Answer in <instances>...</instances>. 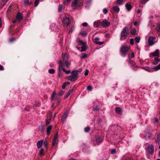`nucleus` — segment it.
Returning <instances> with one entry per match:
<instances>
[{"label":"nucleus","mask_w":160,"mask_h":160,"mask_svg":"<svg viewBox=\"0 0 160 160\" xmlns=\"http://www.w3.org/2000/svg\"><path fill=\"white\" fill-rule=\"evenodd\" d=\"M44 149L42 148H41L39 152V154L41 156H43L44 155Z\"/></svg>","instance_id":"27"},{"label":"nucleus","mask_w":160,"mask_h":160,"mask_svg":"<svg viewBox=\"0 0 160 160\" xmlns=\"http://www.w3.org/2000/svg\"><path fill=\"white\" fill-rule=\"evenodd\" d=\"M64 84H65L66 86L67 85H69L70 84V83L69 82H66L64 83Z\"/></svg>","instance_id":"58"},{"label":"nucleus","mask_w":160,"mask_h":160,"mask_svg":"<svg viewBox=\"0 0 160 160\" xmlns=\"http://www.w3.org/2000/svg\"><path fill=\"white\" fill-rule=\"evenodd\" d=\"M79 42H80V43H81L83 45H85V42H83L82 41L80 40Z\"/></svg>","instance_id":"53"},{"label":"nucleus","mask_w":160,"mask_h":160,"mask_svg":"<svg viewBox=\"0 0 160 160\" xmlns=\"http://www.w3.org/2000/svg\"><path fill=\"white\" fill-rule=\"evenodd\" d=\"M64 91L62 90H61L59 93L58 95L60 96H61L63 95L64 93Z\"/></svg>","instance_id":"41"},{"label":"nucleus","mask_w":160,"mask_h":160,"mask_svg":"<svg viewBox=\"0 0 160 160\" xmlns=\"http://www.w3.org/2000/svg\"><path fill=\"white\" fill-rule=\"evenodd\" d=\"M95 42L98 44V45H102L103 44L104 42H99V38H98L96 37L95 38Z\"/></svg>","instance_id":"17"},{"label":"nucleus","mask_w":160,"mask_h":160,"mask_svg":"<svg viewBox=\"0 0 160 160\" xmlns=\"http://www.w3.org/2000/svg\"><path fill=\"white\" fill-rule=\"evenodd\" d=\"M43 141L42 140H41L38 141L37 142V146L38 148H40L42 146L43 143Z\"/></svg>","instance_id":"16"},{"label":"nucleus","mask_w":160,"mask_h":160,"mask_svg":"<svg viewBox=\"0 0 160 160\" xmlns=\"http://www.w3.org/2000/svg\"><path fill=\"white\" fill-rule=\"evenodd\" d=\"M129 34L128 28L127 27H125L123 29L121 33L120 40H123L126 39Z\"/></svg>","instance_id":"3"},{"label":"nucleus","mask_w":160,"mask_h":160,"mask_svg":"<svg viewBox=\"0 0 160 160\" xmlns=\"http://www.w3.org/2000/svg\"><path fill=\"white\" fill-rule=\"evenodd\" d=\"M57 135H58L57 133L55 135L54 138L53 140L56 141L57 138Z\"/></svg>","instance_id":"49"},{"label":"nucleus","mask_w":160,"mask_h":160,"mask_svg":"<svg viewBox=\"0 0 160 160\" xmlns=\"http://www.w3.org/2000/svg\"><path fill=\"white\" fill-rule=\"evenodd\" d=\"M87 47L85 46V45H83L82 47V49L81 50V52H83L85 51L87 49Z\"/></svg>","instance_id":"30"},{"label":"nucleus","mask_w":160,"mask_h":160,"mask_svg":"<svg viewBox=\"0 0 160 160\" xmlns=\"http://www.w3.org/2000/svg\"><path fill=\"white\" fill-rule=\"evenodd\" d=\"M81 72V71L75 70L72 71L71 72L72 75L68 77L67 78L68 80L71 82H74L76 81L78 78V73H80Z\"/></svg>","instance_id":"1"},{"label":"nucleus","mask_w":160,"mask_h":160,"mask_svg":"<svg viewBox=\"0 0 160 160\" xmlns=\"http://www.w3.org/2000/svg\"><path fill=\"white\" fill-rule=\"evenodd\" d=\"M56 92L55 91L54 92L51 97L52 100H54L56 99V98L55 97V96H56Z\"/></svg>","instance_id":"23"},{"label":"nucleus","mask_w":160,"mask_h":160,"mask_svg":"<svg viewBox=\"0 0 160 160\" xmlns=\"http://www.w3.org/2000/svg\"><path fill=\"white\" fill-rule=\"evenodd\" d=\"M73 92V89H71L69 90V91L68 92V94L70 95V94Z\"/></svg>","instance_id":"46"},{"label":"nucleus","mask_w":160,"mask_h":160,"mask_svg":"<svg viewBox=\"0 0 160 160\" xmlns=\"http://www.w3.org/2000/svg\"><path fill=\"white\" fill-rule=\"evenodd\" d=\"M103 12L104 14H106L107 13H108V10L106 8H104L103 9Z\"/></svg>","instance_id":"37"},{"label":"nucleus","mask_w":160,"mask_h":160,"mask_svg":"<svg viewBox=\"0 0 160 160\" xmlns=\"http://www.w3.org/2000/svg\"><path fill=\"white\" fill-rule=\"evenodd\" d=\"M98 107H96L95 108L93 109V110L94 111H97L98 110Z\"/></svg>","instance_id":"62"},{"label":"nucleus","mask_w":160,"mask_h":160,"mask_svg":"<svg viewBox=\"0 0 160 160\" xmlns=\"http://www.w3.org/2000/svg\"><path fill=\"white\" fill-rule=\"evenodd\" d=\"M156 30L157 31H160V23L158 24L156 27Z\"/></svg>","instance_id":"36"},{"label":"nucleus","mask_w":160,"mask_h":160,"mask_svg":"<svg viewBox=\"0 0 160 160\" xmlns=\"http://www.w3.org/2000/svg\"><path fill=\"white\" fill-rule=\"evenodd\" d=\"M101 24L104 27H108L110 25V22L106 19L101 20Z\"/></svg>","instance_id":"6"},{"label":"nucleus","mask_w":160,"mask_h":160,"mask_svg":"<svg viewBox=\"0 0 160 160\" xmlns=\"http://www.w3.org/2000/svg\"><path fill=\"white\" fill-rule=\"evenodd\" d=\"M90 128L88 127H86L84 129V131L86 132H88L90 131Z\"/></svg>","instance_id":"39"},{"label":"nucleus","mask_w":160,"mask_h":160,"mask_svg":"<svg viewBox=\"0 0 160 160\" xmlns=\"http://www.w3.org/2000/svg\"><path fill=\"white\" fill-rule=\"evenodd\" d=\"M82 26L84 27H87L88 26V24L87 22H84L82 23Z\"/></svg>","instance_id":"54"},{"label":"nucleus","mask_w":160,"mask_h":160,"mask_svg":"<svg viewBox=\"0 0 160 160\" xmlns=\"http://www.w3.org/2000/svg\"><path fill=\"white\" fill-rule=\"evenodd\" d=\"M83 4V2L81 0H75L72 2L71 7L73 9H76L82 6Z\"/></svg>","instance_id":"4"},{"label":"nucleus","mask_w":160,"mask_h":160,"mask_svg":"<svg viewBox=\"0 0 160 160\" xmlns=\"http://www.w3.org/2000/svg\"><path fill=\"white\" fill-rule=\"evenodd\" d=\"M17 21H18V20L17 19H15V20H14L13 21H12V23H15L16 22H17Z\"/></svg>","instance_id":"64"},{"label":"nucleus","mask_w":160,"mask_h":160,"mask_svg":"<svg viewBox=\"0 0 160 160\" xmlns=\"http://www.w3.org/2000/svg\"><path fill=\"white\" fill-rule=\"evenodd\" d=\"M8 0H2L0 2V8H2L4 6Z\"/></svg>","instance_id":"15"},{"label":"nucleus","mask_w":160,"mask_h":160,"mask_svg":"<svg viewBox=\"0 0 160 160\" xmlns=\"http://www.w3.org/2000/svg\"><path fill=\"white\" fill-rule=\"evenodd\" d=\"M87 54L86 53H83L81 56L80 58L81 59H83L86 58L87 57Z\"/></svg>","instance_id":"34"},{"label":"nucleus","mask_w":160,"mask_h":160,"mask_svg":"<svg viewBox=\"0 0 160 160\" xmlns=\"http://www.w3.org/2000/svg\"><path fill=\"white\" fill-rule=\"evenodd\" d=\"M116 152V150L115 149H113L111 151V153L112 154L115 153Z\"/></svg>","instance_id":"48"},{"label":"nucleus","mask_w":160,"mask_h":160,"mask_svg":"<svg viewBox=\"0 0 160 160\" xmlns=\"http://www.w3.org/2000/svg\"><path fill=\"white\" fill-rule=\"evenodd\" d=\"M112 9L114 12L117 13L118 12L120 11L119 8L116 6H115L113 7L112 8Z\"/></svg>","instance_id":"18"},{"label":"nucleus","mask_w":160,"mask_h":160,"mask_svg":"<svg viewBox=\"0 0 160 160\" xmlns=\"http://www.w3.org/2000/svg\"><path fill=\"white\" fill-rule=\"evenodd\" d=\"M97 142L100 143L102 142V139L101 137H98L96 139Z\"/></svg>","instance_id":"24"},{"label":"nucleus","mask_w":160,"mask_h":160,"mask_svg":"<svg viewBox=\"0 0 160 160\" xmlns=\"http://www.w3.org/2000/svg\"><path fill=\"white\" fill-rule=\"evenodd\" d=\"M134 53L133 52H132L131 54V57L132 58H133L134 57Z\"/></svg>","instance_id":"56"},{"label":"nucleus","mask_w":160,"mask_h":160,"mask_svg":"<svg viewBox=\"0 0 160 160\" xmlns=\"http://www.w3.org/2000/svg\"><path fill=\"white\" fill-rule=\"evenodd\" d=\"M101 20L95 21L93 23V26L95 28H97L99 26L100 24H101Z\"/></svg>","instance_id":"12"},{"label":"nucleus","mask_w":160,"mask_h":160,"mask_svg":"<svg viewBox=\"0 0 160 160\" xmlns=\"http://www.w3.org/2000/svg\"><path fill=\"white\" fill-rule=\"evenodd\" d=\"M159 62H160V60L159 59H155V60L152 62V63L154 65H156Z\"/></svg>","instance_id":"25"},{"label":"nucleus","mask_w":160,"mask_h":160,"mask_svg":"<svg viewBox=\"0 0 160 160\" xmlns=\"http://www.w3.org/2000/svg\"><path fill=\"white\" fill-rule=\"evenodd\" d=\"M148 152L150 154H152L154 152L153 146L152 145L148 146Z\"/></svg>","instance_id":"9"},{"label":"nucleus","mask_w":160,"mask_h":160,"mask_svg":"<svg viewBox=\"0 0 160 160\" xmlns=\"http://www.w3.org/2000/svg\"><path fill=\"white\" fill-rule=\"evenodd\" d=\"M130 44L131 45H133L134 44V39L132 38H131L130 40Z\"/></svg>","instance_id":"45"},{"label":"nucleus","mask_w":160,"mask_h":160,"mask_svg":"<svg viewBox=\"0 0 160 160\" xmlns=\"http://www.w3.org/2000/svg\"><path fill=\"white\" fill-rule=\"evenodd\" d=\"M158 139H160V134H158L157 136Z\"/></svg>","instance_id":"63"},{"label":"nucleus","mask_w":160,"mask_h":160,"mask_svg":"<svg viewBox=\"0 0 160 160\" xmlns=\"http://www.w3.org/2000/svg\"><path fill=\"white\" fill-rule=\"evenodd\" d=\"M51 122V120L50 119H48L46 120V123L47 125H48Z\"/></svg>","instance_id":"44"},{"label":"nucleus","mask_w":160,"mask_h":160,"mask_svg":"<svg viewBox=\"0 0 160 160\" xmlns=\"http://www.w3.org/2000/svg\"><path fill=\"white\" fill-rule=\"evenodd\" d=\"M149 0H142L141 3L142 4H145Z\"/></svg>","instance_id":"42"},{"label":"nucleus","mask_w":160,"mask_h":160,"mask_svg":"<svg viewBox=\"0 0 160 160\" xmlns=\"http://www.w3.org/2000/svg\"><path fill=\"white\" fill-rule=\"evenodd\" d=\"M80 34L82 36H86L87 35V33L86 31H84L83 32H80Z\"/></svg>","instance_id":"29"},{"label":"nucleus","mask_w":160,"mask_h":160,"mask_svg":"<svg viewBox=\"0 0 160 160\" xmlns=\"http://www.w3.org/2000/svg\"><path fill=\"white\" fill-rule=\"evenodd\" d=\"M31 3V2H30L29 0H25L24 4L26 5H30Z\"/></svg>","instance_id":"22"},{"label":"nucleus","mask_w":160,"mask_h":160,"mask_svg":"<svg viewBox=\"0 0 160 160\" xmlns=\"http://www.w3.org/2000/svg\"><path fill=\"white\" fill-rule=\"evenodd\" d=\"M56 141H54V140H53L52 141V146H54L55 143V142H56Z\"/></svg>","instance_id":"59"},{"label":"nucleus","mask_w":160,"mask_h":160,"mask_svg":"<svg viewBox=\"0 0 160 160\" xmlns=\"http://www.w3.org/2000/svg\"><path fill=\"white\" fill-rule=\"evenodd\" d=\"M17 19L18 20V22H20V20L22 19L23 18V15L21 12H19L18 13L16 16Z\"/></svg>","instance_id":"11"},{"label":"nucleus","mask_w":160,"mask_h":160,"mask_svg":"<svg viewBox=\"0 0 160 160\" xmlns=\"http://www.w3.org/2000/svg\"><path fill=\"white\" fill-rule=\"evenodd\" d=\"M140 38L139 37H137L135 38V40L136 42L139 43L140 42Z\"/></svg>","instance_id":"33"},{"label":"nucleus","mask_w":160,"mask_h":160,"mask_svg":"<svg viewBox=\"0 0 160 160\" xmlns=\"http://www.w3.org/2000/svg\"><path fill=\"white\" fill-rule=\"evenodd\" d=\"M4 69L3 67L1 65H0V71H3V70Z\"/></svg>","instance_id":"57"},{"label":"nucleus","mask_w":160,"mask_h":160,"mask_svg":"<svg viewBox=\"0 0 160 160\" xmlns=\"http://www.w3.org/2000/svg\"><path fill=\"white\" fill-rule=\"evenodd\" d=\"M134 25L135 26H137L138 25L137 22L135 21L134 22Z\"/></svg>","instance_id":"60"},{"label":"nucleus","mask_w":160,"mask_h":160,"mask_svg":"<svg viewBox=\"0 0 160 160\" xmlns=\"http://www.w3.org/2000/svg\"><path fill=\"white\" fill-rule=\"evenodd\" d=\"M122 0H117L116 3L118 4L121 5L122 3Z\"/></svg>","instance_id":"31"},{"label":"nucleus","mask_w":160,"mask_h":160,"mask_svg":"<svg viewBox=\"0 0 160 160\" xmlns=\"http://www.w3.org/2000/svg\"><path fill=\"white\" fill-rule=\"evenodd\" d=\"M40 0H35L34 2V6L36 7L38 5V2Z\"/></svg>","instance_id":"38"},{"label":"nucleus","mask_w":160,"mask_h":160,"mask_svg":"<svg viewBox=\"0 0 160 160\" xmlns=\"http://www.w3.org/2000/svg\"><path fill=\"white\" fill-rule=\"evenodd\" d=\"M125 7L128 11H130L132 8V6L129 3H126L125 4Z\"/></svg>","instance_id":"19"},{"label":"nucleus","mask_w":160,"mask_h":160,"mask_svg":"<svg viewBox=\"0 0 160 160\" xmlns=\"http://www.w3.org/2000/svg\"><path fill=\"white\" fill-rule=\"evenodd\" d=\"M52 128V126L49 125L47 128L46 133L47 135H49L51 131Z\"/></svg>","instance_id":"13"},{"label":"nucleus","mask_w":160,"mask_h":160,"mask_svg":"<svg viewBox=\"0 0 160 160\" xmlns=\"http://www.w3.org/2000/svg\"><path fill=\"white\" fill-rule=\"evenodd\" d=\"M63 21L64 24L66 25H68L70 24V22L69 18L67 17L64 18Z\"/></svg>","instance_id":"10"},{"label":"nucleus","mask_w":160,"mask_h":160,"mask_svg":"<svg viewBox=\"0 0 160 160\" xmlns=\"http://www.w3.org/2000/svg\"><path fill=\"white\" fill-rule=\"evenodd\" d=\"M153 68L156 71L160 69V63L158 65L154 67Z\"/></svg>","instance_id":"26"},{"label":"nucleus","mask_w":160,"mask_h":160,"mask_svg":"<svg viewBox=\"0 0 160 160\" xmlns=\"http://www.w3.org/2000/svg\"><path fill=\"white\" fill-rule=\"evenodd\" d=\"M43 144L45 145L46 147L48 145L47 144V140H44V141L43 142Z\"/></svg>","instance_id":"50"},{"label":"nucleus","mask_w":160,"mask_h":160,"mask_svg":"<svg viewBox=\"0 0 160 160\" xmlns=\"http://www.w3.org/2000/svg\"><path fill=\"white\" fill-rule=\"evenodd\" d=\"M55 72V71L53 69H51L49 70V72L51 74H53Z\"/></svg>","instance_id":"35"},{"label":"nucleus","mask_w":160,"mask_h":160,"mask_svg":"<svg viewBox=\"0 0 160 160\" xmlns=\"http://www.w3.org/2000/svg\"><path fill=\"white\" fill-rule=\"evenodd\" d=\"M87 89L89 91H91L92 90V87L91 86H88V87H87Z\"/></svg>","instance_id":"43"},{"label":"nucleus","mask_w":160,"mask_h":160,"mask_svg":"<svg viewBox=\"0 0 160 160\" xmlns=\"http://www.w3.org/2000/svg\"><path fill=\"white\" fill-rule=\"evenodd\" d=\"M65 64L66 67L68 68L71 65V63L69 61L66 60L65 62Z\"/></svg>","instance_id":"21"},{"label":"nucleus","mask_w":160,"mask_h":160,"mask_svg":"<svg viewBox=\"0 0 160 160\" xmlns=\"http://www.w3.org/2000/svg\"><path fill=\"white\" fill-rule=\"evenodd\" d=\"M59 69H62V71L64 72L66 74H68L70 73L71 71L70 70H66L64 68H62L63 67V63L61 61H59Z\"/></svg>","instance_id":"5"},{"label":"nucleus","mask_w":160,"mask_h":160,"mask_svg":"<svg viewBox=\"0 0 160 160\" xmlns=\"http://www.w3.org/2000/svg\"><path fill=\"white\" fill-rule=\"evenodd\" d=\"M68 112H65L64 114L63 115L62 119V121L64 122L65 121L66 119L67 118L68 116Z\"/></svg>","instance_id":"14"},{"label":"nucleus","mask_w":160,"mask_h":160,"mask_svg":"<svg viewBox=\"0 0 160 160\" xmlns=\"http://www.w3.org/2000/svg\"><path fill=\"white\" fill-rule=\"evenodd\" d=\"M154 123H158V120L157 118H155L154 119Z\"/></svg>","instance_id":"51"},{"label":"nucleus","mask_w":160,"mask_h":160,"mask_svg":"<svg viewBox=\"0 0 160 160\" xmlns=\"http://www.w3.org/2000/svg\"><path fill=\"white\" fill-rule=\"evenodd\" d=\"M159 50L157 49H156L155 52L151 53L150 54V57H158L159 56Z\"/></svg>","instance_id":"8"},{"label":"nucleus","mask_w":160,"mask_h":160,"mask_svg":"<svg viewBox=\"0 0 160 160\" xmlns=\"http://www.w3.org/2000/svg\"><path fill=\"white\" fill-rule=\"evenodd\" d=\"M71 1V0H64L63 2V4L66 6L68 4V3L70 2Z\"/></svg>","instance_id":"32"},{"label":"nucleus","mask_w":160,"mask_h":160,"mask_svg":"<svg viewBox=\"0 0 160 160\" xmlns=\"http://www.w3.org/2000/svg\"><path fill=\"white\" fill-rule=\"evenodd\" d=\"M115 110L116 112L118 113L121 114L122 113V109L120 108H116Z\"/></svg>","instance_id":"20"},{"label":"nucleus","mask_w":160,"mask_h":160,"mask_svg":"<svg viewBox=\"0 0 160 160\" xmlns=\"http://www.w3.org/2000/svg\"><path fill=\"white\" fill-rule=\"evenodd\" d=\"M66 86V85L64 83L62 86V89H64L65 88Z\"/></svg>","instance_id":"55"},{"label":"nucleus","mask_w":160,"mask_h":160,"mask_svg":"<svg viewBox=\"0 0 160 160\" xmlns=\"http://www.w3.org/2000/svg\"><path fill=\"white\" fill-rule=\"evenodd\" d=\"M69 96V95H68V93L66 94L64 96V99H66Z\"/></svg>","instance_id":"52"},{"label":"nucleus","mask_w":160,"mask_h":160,"mask_svg":"<svg viewBox=\"0 0 160 160\" xmlns=\"http://www.w3.org/2000/svg\"><path fill=\"white\" fill-rule=\"evenodd\" d=\"M136 32V31L135 29L131 32V33L133 35H135Z\"/></svg>","instance_id":"40"},{"label":"nucleus","mask_w":160,"mask_h":160,"mask_svg":"<svg viewBox=\"0 0 160 160\" xmlns=\"http://www.w3.org/2000/svg\"><path fill=\"white\" fill-rule=\"evenodd\" d=\"M62 4H59L58 7V11L59 12H61L62 10Z\"/></svg>","instance_id":"28"},{"label":"nucleus","mask_w":160,"mask_h":160,"mask_svg":"<svg viewBox=\"0 0 160 160\" xmlns=\"http://www.w3.org/2000/svg\"><path fill=\"white\" fill-rule=\"evenodd\" d=\"M130 49V46L126 45H122L120 49L121 55L123 57H125L127 53Z\"/></svg>","instance_id":"2"},{"label":"nucleus","mask_w":160,"mask_h":160,"mask_svg":"<svg viewBox=\"0 0 160 160\" xmlns=\"http://www.w3.org/2000/svg\"><path fill=\"white\" fill-rule=\"evenodd\" d=\"M156 38L155 36H151L149 37L148 42L150 46H152L154 44L153 41Z\"/></svg>","instance_id":"7"},{"label":"nucleus","mask_w":160,"mask_h":160,"mask_svg":"<svg viewBox=\"0 0 160 160\" xmlns=\"http://www.w3.org/2000/svg\"><path fill=\"white\" fill-rule=\"evenodd\" d=\"M129 62L131 64H133V61L131 60L130 59L129 60Z\"/></svg>","instance_id":"61"},{"label":"nucleus","mask_w":160,"mask_h":160,"mask_svg":"<svg viewBox=\"0 0 160 160\" xmlns=\"http://www.w3.org/2000/svg\"><path fill=\"white\" fill-rule=\"evenodd\" d=\"M89 73V71L88 69H86L84 73V75L85 76L87 75Z\"/></svg>","instance_id":"47"}]
</instances>
